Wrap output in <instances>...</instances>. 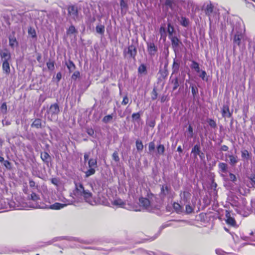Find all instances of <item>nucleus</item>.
<instances>
[{
    "label": "nucleus",
    "instance_id": "nucleus-39",
    "mask_svg": "<svg viewBox=\"0 0 255 255\" xmlns=\"http://www.w3.org/2000/svg\"><path fill=\"white\" fill-rule=\"evenodd\" d=\"M1 113L3 114L7 113V106L6 103L4 102L2 104L0 107Z\"/></svg>",
    "mask_w": 255,
    "mask_h": 255
},
{
    "label": "nucleus",
    "instance_id": "nucleus-4",
    "mask_svg": "<svg viewBox=\"0 0 255 255\" xmlns=\"http://www.w3.org/2000/svg\"><path fill=\"white\" fill-rule=\"evenodd\" d=\"M224 101H226L221 110L222 116L224 118H230L232 117L233 112H230L229 110V97L224 99Z\"/></svg>",
    "mask_w": 255,
    "mask_h": 255
},
{
    "label": "nucleus",
    "instance_id": "nucleus-21",
    "mask_svg": "<svg viewBox=\"0 0 255 255\" xmlns=\"http://www.w3.org/2000/svg\"><path fill=\"white\" fill-rule=\"evenodd\" d=\"M112 204L115 206H118L121 207H123L124 206L126 205L125 202H124L121 199H115L113 202Z\"/></svg>",
    "mask_w": 255,
    "mask_h": 255
},
{
    "label": "nucleus",
    "instance_id": "nucleus-18",
    "mask_svg": "<svg viewBox=\"0 0 255 255\" xmlns=\"http://www.w3.org/2000/svg\"><path fill=\"white\" fill-rule=\"evenodd\" d=\"M2 70L6 74H8L10 72V67L8 61H4L2 63Z\"/></svg>",
    "mask_w": 255,
    "mask_h": 255
},
{
    "label": "nucleus",
    "instance_id": "nucleus-57",
    "mask_svg": "<svg viewBox=\"0 0 255 255\" xmlns=\"http://www.w3.org/2000/svg\"><path fill=\"white\" fill-rule=\"evenodd\" d=\"M220 149L221 151H227L228 150L229 147L228 146H227L226 145H223L221 146Z\"/></svg>",
    "mask_w": 255,
    "mask_h": 255
},
{
    "label": "nucleus",
    "instance_id": "nucleus-20",
    "mask_svg": "<svg viewBox=\"0 0 255 255\" xmlns=\"http://www.w3.org/2000/svg\"><path fill=\"white\" fill-rule=\"evenodd\" d=\"M18 44L16 39L14 36H10L9 37V45L12 48H14Z\"/></svg>",
    "mask_w": 255,
    "mask_h": 255
},
{
    "label": "nucleus",
    "instance_id": "nucleus-61",
    "mask_svg": "<svg viewBox=\"0 0 255 255\" xmlns=\"http://www.w3.org/2000/svg\"><path fill=\"white\" fill-rule=\"evenodd\" d=\"M177 151L180 153H182L183 151L182 148L180 145L178 146L177 149Z\"/></svg>",
    "mask_w": 255,
    "mask_h": 255
},
{
    "label": "nucleus",
    "instance_id": "nucleus-63",
    "mask_svg": "<svg viewBox=\"0 0 255 255\" xmlns=\"http://www.w3.org/2000/svg\"><path fill=\"white\" fill-rule=\"evenodd\" d=\"M188 130L189 132H190V133H192V132H193V128H192V127L191 126H189Z\"/></svg>",
    "mask_w": 255,
    "mask_h": 255
},
{
    "label": "nucleus",
    "instance_id": "nucleus-50",
    "mask_svg": "<svg viewBox=\"0 0 255 255\" xmlns=\"http://www.w3.org/2000/svg\"><path fill=\"white\" fill-rule=\"evenodd\" d=\"M76 29L74 26L71 25L69 27V29H68L67 33L68 34H73L74 32H75Z\"/></svg>",
    "mask_w": 255,
    "mask_h": 255
},
{
    "label": "nucleus",
    "instance_id": "nucleus-14",
    "mask_svg": "<svg viewBox=\"0 0 255 255\" xmlns=\"http://www.w3.org/2000/svg\"><path fill=\"white\" fill-rule=\"evenodd\" d=\"M31 127L36 128H40L42 127L41 120L40 119H36L32 123Z\"/></svg>",
    "mask_w": 255,
    "mask_h": 255
},
{
    "label": "nucleus",
    "instance_id": "nucleus-15",
    "mask_svg": "<svg viewBox=\"0 0 255 255\" xmlns=\"http://www.w3.org/2000/svg\"><path fill=\"white\" fill-rule=\"evenodd\" d=\"M218 167L220 171L223 173H227L228 171V165L224 162H220L218 164Z\"/></svg>",
    "mask_w": 255,
    "mask_h": 255
},
{
    "label": "nucleus",
    "instance_id": "nucleus-17",
    "mask_svg": "<svg viewBox=\"0 0 255 255\" xmlns=\"http://www.w3.org/2000/svg\"><path fill=\"white\" fill-rule=\"evenodd\" d=\"M0 162H3L4 166L8 170L11 169V163L8 160H4L2 156H0Z\"/></svg>",
    "mask_w": 255,
    "mask_h": 255
},
{
    "label": "nucleus",
    "instance_id": "nucleus-2",
    "mask_svg": "<svg viewBox=\"0 0 255 255\" xmlns=\"http://www.w3.org/2000/svg\"><path fill=\"white\" fill-rule=\"evenodd\" d=\"M60 109L57 104H52L49 109L47 111L45 116H47L48 120L53 121L57 118V115L59 113Z\"/></svg>",
    "mask_w": 255,
    "mask_h": 255
},
{
    "label": "nucleus",
    "instance_id": "nucleus-12",
    "mask_svg": "<svg viewBox=\"0 0 255 255\" xmlns=\"http://www.w3.org/2000/svg\"><path fill=\"white\" fill-rule=\"evenodd\" d=\"M139 201L141 205L145 208H147L150 206V202L148 199L144 197H140L139 199Z\"/></svg>",
    "mask_w": 255,
    "mask_h": 255
},
{
    "label": "nucleus",
    "instance_id": "nucleus-62",
    "mask_svg": "<svg viewBox=\"0 0 255 255\" xmlns=\"http://www.w3.org/2000/svg\"><path fill=\"white\" fill-rule=\"evenodd\" d=\"M200 158L202 159L204 158V154L202 152H200L199 154H198Z\"/></svg>",
    "mask_w": 255,
    "mask_h": 255
},
{
    "label": "nucleus",
    "instance_id": "nucleus-56",
    "mask_svg": "<svg viewBox=\"0 0 255 255\" xmlns=\"http://www.w3.org/2000/svg\"><path fill=\"white\" fill-rule=\"evenodd\" d=\"M29 186L31 188L35 186V183L32 179H29Z\"/></svg>",
    "mask_w": 255,
    "mask_h": 255
},
{
    "label": "nucleus",
    "instance_id": "nucleus-36",
    "mask_svg": "<svg viewBox=\"0 0 255 255\" xmlns=\"http://www.w3.org/2000/svg\"><path fill=\"white\" fill-rule=\"evenodd\" d=\"M241 156L243 158L248 159L250 158V153L247 150H244L241 151Z\"/></svg>",
    "mask_w": 255,
    "mask_h": 255
},
{
    "label": "nucleus",
    "instance_id": "nucleus-13",
    "mask_svg": "<svg viewBox=\"0 0 255 255\" xmlns=\"http://www.w3.org/2000/svg\"><path fill=\"white\" fill-rule=\"evenodd\" d=\"M40 157L43 162L47 163H48L51 159L49 154L45 151L41 153Z\"/></svg>",
    "mask_w": 255,
    "mask_h": 255
},
{
    "label": "nucleus",
    "instance_id": "nucleus-10",
    "mask_svg": "<svg viewBox=\"0 0 255 255\" xmlns=\"http://www.w3.org/2000/svg\"><path fill=\"white\" fill-rule=\"evenodd\" d=\"M147 51L150 55H154L157 51V48L154 43H149L147 44Z\"/></svg>",
    "mask_w": 255,
    "mask_h": 255
},
{
    "label": "nucleus",
    "instance_id": "nucleus-32",
    "mask_svg": "<svg viewBox=\"0 0 255 255\" xmlns=\"http://www.w3.org/2000/svg\"><path fill=\"white\" fill-rule=\"evenodd\" d=\"M198 76L202 78L203 80L207 81L208 77L207 76L206 72L203 70H200V72L198 73Z\"/></svg>",
    "mask_w": 255,
    "mask_h": 255
},
{
    "label": "nucleus",
    "instance_id": "nucleus-28",
    "mask_svg": "<svg viewBox=\"0 0 255 255\" xmlns=\"http://www.w3.org/2000/svg\"><path fill=\"white\" fill-rule=\"evenodd\" d=\"M135 145L137 151H141L143 150V145L141 140L139 139L136 140L135 142Z\"/></svg>",
    "mask_w": 255,
    "mask_h": 255
},
{
    "label": "nucleus",
    "instance_id": "nucleus-43",
    "mask_svg": "<svg viewBox=\"0 0 255 255\" xmlns=\"http://www.w3.org/2000/svg\"><path fill=\"white\" fill-rule=\"evenodd\" d=\"M155 145L154 142L151 141L148 143V150L149 152L153 151L155 149Z\"/></svg>",
    "mask_w": 255,
    "mask_h": 255
},
{
    "label": "nucleus",
    "instance_id": "nucleus-6",
    "mask_svg": "<svg viewBox=\"0 0 255 255\" xmlns=\"http://www.w3.org/2000/svg\"><path fill=\"white\" fill-rule=\"evenodd\" d=\"M225 216L226 218V222L228 225L232 227L236 226V221L234 218L231 217L230 211H226Z\"/></svg>",
    "mask_w": 255,
    "mask_h": 255
},
{
    "label": "nucleus",
    "instance_id": "nucleus-40",
    "mask_svg": "<svg viewBox=\"0 0 255 255\" xmlns=\"http://www.w3.org/2000/svg\"><path fill=\"white\" fill-rule=\"evenodd\" d=\"M207 122H208L209 125L211 128H217L216 123L214 120H213L212 119H209L208 120Z\"/></svg>",
    "mask_w": 255,
    "mask_h": 255
},
{
    "label": "nucleus",
    "instance_id": "nucleus-53",
    "mask_svg": "<svg viewBox=\"0 0 255 255\" xmlns=\"http://www.w3.org/2000/svg\"><path fill=\"white\" fill-rule=\"evenodd\" d=\"M80 76V73L78 71L75 72L72 76V78L76 80Z\"/></svg>",
    "mask_w": 255,
    "mask_h": 255
},
{
    "label": "nucleus",
    "instance_id": "nucleus-49",
    "mask_svg": "<svg viewBox=\"0 0 255 255\" xmlns=\"http://www.w3.org/2000/svg\"><path fill=\"white\" fill-rule=\"evenodd\" d=\"M86 132L88 135L92 136H93L95 133L94 130L92 128H87Z\"/></svg>",
    "mask_w": 255,
    "mask_h": 255
},
{
    "label": "nucleus",
    "instance_id": "nucleus-48",
    "mask_svg": "<svg viewBox=\"0 0 255 255\" xmlns=\"http://www.w3.org/2000/svg\"><path fill=\"white\" fill-rule=\"evenodd\" d=\"M120 5L122 10H126L127 8V4L124 0H121Z\"/></svg>",
    "mask_w": 255,
    "mask_h": 255
},
{
    "label": "nucleus",
    "instance_id": "nucleus-3",
    "mask_svg": "<svg viewBox=\"0 0 255 255\" xmlns=\"http://www.w3.org/2000/svg\"><path fill=\"white\" fill-rule=\"evenodd\" d=\"M89 169L85 172V177L88 178L94 175L96 172V168L98 167L96 159L91 158L88 162Z\"/></svg>",
    "mask_w": 255,
    "mask_h": 255
},
{
    "label": "nucleus",
    "instance_id": "nucleus-60",
    "mask_svg": "<svg viewBox=\"0 0 255 255\" xmlns=\"http://www.w3.org/2000/svg\"><path fill=\"white\" fill-rule=\"evenodd\" d=\"M196 91H197L196 88L192 86V94L193 95H195L196 94Z\"/></svg>",
    "mask_w": 255,
    "mask_h": 255
},
{
    "label": "nucleus",
    "instance_id": "nucleus-9",
    "mask_svg": "<svg viewBox=\"0 0 255 255\" xmlns=\"http://www.w3.org/2000/svg\"><path fill=\"white\" fill-rule=\"evenodd\" d=\"M125 53L129 55V57L134 58L136 54V49L133 45H130L128 49L127 52L125 50Z\"/></svg>",
    "mask_w": 255,
    "mask_h": 255
},
{
    "label": "nucleus",
    "instance_id": "nucleus-16",
    "mask_svg": "<svg viewBox=\"0 0 255 255\" xmlns=\"http://www.w3.org/2000/svg\"><path fill=\"white\" fill-rule=\"evenodd\" d=\"M65 206H66V204L56 202L50 205V209L52 210H59L61 208H63Z\"/></svg>",
    "mask_w": 255,
    "mask_h": 255
},
{
    "label": "nucleus",
    "instance_id": "nucleus-34",
    "mask_svg": "<svg viewBox=\"0 0 255 255\" xmlns=\"http://www.w3.org/2000/svg\"><path fill=\"white\" fill-rule=\"evenodd\" d=\"M174 31V27L171 26L170 23L168 24L167 32L168 33L169 37L173 36V33Z\"/></svg>",
    "mask_w": 255,
    "mask_h": 255
},
{
    "label": "nucleus",
    "instance_id": "nucleus-47",
    "mask_svg": "<svg viewBox=\"0 0 255 255\" xmlns=\"http://www.w3.org/2000/svg\"><path fill=\"white\" fill-rule=\"evenodd\" d=\"M132 119L134 121H137L140 118V115L139 113H133L131 116Z\"/></svg>",
    "mask_w": 255,
    "mask_h": 255
},
{
    "label": "nucleus",
    "instance_id": "nucleus-37",
    "mask_svg": "<svg viewBox=\"0 0 255 255\" xmlns=\"http://www.w3.org/2000/svg\"><path fill=\"white\" fill-rule=\"evenodd\" d=\"M30 199L33 201H37L40 200V197L34 192H32Z\"/></svg>",
    "mask_w": 255,
    "mask_h": 255
},
{
    "label": "nucleus",
    "instance_id": "nucleus-23",
    "mask_svg": "<svg viewBox=\"0 0 255 255\" xmlns=\"http://www.w3.org/2000/svg\"><path fill=\"white\" fill-rule=\"evenodd\" d=\"M173 84V89L176 90L180 85V84H182L183 82V80H179L177 78H175L174 80L172 81Z\"/></svg>",
    "mask_w": 255,
    "mask_h": 255
},
{
    "label": "nucleus",
    "instance_id": "nucleus-24",
    "mask_svg": "<svg viewBox=\"0 0 255 255\" xmlns=\"http://www.w3.org/2000/svg\"><path fill=\"white\" fill-rule=\"evenodd\" d=\"M157 153L159 155H163L165 152V147L164 145L159 144L157 146Z\"/></svg>",
    "mask_w": 255,
    "mask_h": 255
},
{
    "label": "nucleus",
    "instance_id": "nucleus-42",
    "mask_svg": "<svg viewBox=\"0 0 255 255\" xmlns=\"http://www.w3.org/2000/svg\"><path fill=\"white\" fill-rule=\"evenodd\" d=\"M193 212V208L190 204H187L185 206V212L187 214L192 213Z\"/></svg>",
    "mask_w": 255,
    "mask_h": 255
},
{
    "label": "nucleus",
    "instance_id": "nucleus-44",
    "mask_svg": "<svg viewBox=\"0 0 255 255\" xmlns=\"http://www.w3.org/2000/svg\"><path fill=\"white\" fill-rule=\"evenodd\" d=\"M67 66L70 72L73 71L75 68V65L71 61H69L68 63H67Z\"/></svg>",
    "mask_w": 255,
    "mask_h": 255
},
{
    "label": "nucleus",
    "instance_id": "nucleus-64",
    "mask_svg": "<svg viewBox=\"0 0 255 255\" xmlns=\"http://www.w3.org/2000/svg\"><path fill=\"white\" fill-rule=\"evenodd\" d=\"M250 234L252 236H254L255 235V231H251L250 233Z\"/></svg>",
    "mask_w": 255,
    "mask_h": 255
},
{
    "label": "nucleus",
    "instance_id": "nucleus-51",
    "mask_svg": "<svg viewBox=\"0 0 255 255\" xmlns=\"http://www.w3.org/2000/svg\"><path fill=\"white\" fill-rule=\"evenodd\" d=\"M47 66L48 69H49L50 70H53V69L54 68V63L52 62H47Z\"/></svg>",
    "mask_w": 255,
    "mask_h": 255
},
{
    "label": "nucleus",
    "instance_id": "nucleus-59",
    "mask_svg": "<svg viewBox=\"0 0 255 255\" xmlns=\"http://www.w3.org/2000/svg\"><path fill=\"white\" fill-rule=\"evenodd\" d=\"M62 75L61 73L59 72L57 74L56 78L57 80V82H59L61 79Z\"/></svg>",
    "mask_w": 255,
    "mask_h": 255
},
{
    "label": "nucleus",
    "instance_id": "nucleus-30",
    "mask_svg": "<svg viewBox=\"0 0 255 255\" xmlns=\"http://www.w3.org/2000/svg\"><path fill=\"white\" fill-rule=\"evenodd\" d=\"M191 68L194 69L197 73H199L200 72L199 65L198 63L195 61H192V64L191 65Z\"/></svg>",
    "mask_w": 255,
    "mask_h": 255
},
{
    "label": "nucleus",
    "instance_id": "nucleus-19",
    "mask_svg": "<svg viewBox=\"0 0 255 255\" xmlns=\"http://www.w3.org/2000/svg\"><path fill=\"white\" fill-rule=\"evenodd\" d=\"M173 208L175 210V212L180 214L183 211V208L178 203L174 202L173 204Z\"/></svg>",
    "mask_w": 255,
    "mask_h": 255
},
{
    "label": "nucleus",
    "instance_id": "nucleus-5",
    "mask_svg": "<svg viewBox=\"0 0 255 255\" xmlns=\"http://www.w3.org/2000/svg\"><path fill=\"white\" fill-rule=\"evenodd\" d=\"M68 12L69 17L76 20L78 19V12L77 7L74 5H70L68 7Z\"/></svg>",
    "mask_w": 255,
    "mask_h": 255
},
{
    "label": "nucleus",
    "instance_id": "nucleus-22",
    "mask_svg": "<svg viewBox=\"0 0 255 255\" xmlns=\"http://www.w3.org/2000/svg\"><path fill=\"white\" fill-rule=\"evenodd\" d=\"M169 38L171 39L172 45L173 47H177L179 46V40L176 37L173 36L170 37Z\"/></svg>",
    "mask_w": 255,
    "mask_h": 255
},
{
    "label": "nucleus",
    "instance_id": "nucleus-29",
    "mask_svg": "<svg viewBox=\"0 0 255 255\" xmlns=\"http://www.w3.org/2000/svg\"><path fill=\"white\" fill-rule=\"evenodd\" d=\"M213 6L211 4H207L205 8V12L208 15H210L213 12Z\"/></svg>",
    "mask_w": 255,
    "mask_h": 255
},
{
    "label": "nucleus",
    "instance_id": "nucleus-54",
    "mask_svg": "<svg viewBox=\"0 0 255 255\" xmlns=\"http://www.w3.org/2000/svg\"><path fill=\"white\" fill-rule=\"evenodd\" d=\"M229 177H230V180L232 181L235 182L236 180V175L235 174H234L233 173H229Z\"/></svg>",
    "mask_w": 255,
    "mask_h": 255
},
{
    "label": "nucleus",
    "instance_id": "nucleus-25",
    "mask_svg": "<svg viewBox=\"0 0 255 255\" xmlns=\"http://www.w3.org/2000/svg\"><path fill=\"white\" fill-rule=\"evenodd\" d=\"M113 117V114L107 115L103 118V119H102V122L105 124H107L112 121Z\"/></svg>",
    "mask_w": 255,
    "mask_h": 255
},
{
    "label": "nucleus",
    "instance_id": "nucleus-1",
    "mask_svg": "<svg viewBox=\"0 0 255 255\" xmlns=\"http://www.w3.org/2000/svg\"><path fill=\"white\" fill-rule=\"evenodd\" d=\"M74 194L77 197H83L85 202L92 204L93 202V194L88 190H86L81 183L75 182Z\"/></svg>",
    "mask_w": 255,
    "mask_h": 255
},
{
    "label": "nucleus",
    "instance_id": "nucleus-38",
    "mask_svg": "<svg viewBox=\"0 0 255 255\" xmlns=\"http://www.w3.org/2000/svg\"><path fill=\"white\" fill-rule=\"evenodd\" d=\"M96 31L100 34H103L105 31V27L102 25H99L96 27Z\"/></svg>",
    "mask_w": 255,
    "mask_h": 255
},
{
    "label": "nucleus",
    "instance_id": "nucleus-55",
    "mask_svg": "<svg viewBox=\"0 0 255 255\" xmlns=\"http://www.w3.org/2000/svg\"><path fill=\"white\" fill-rule=\"evenodd\" d=\"M251 181L252 182V184L253 185L255 184V174H251L250 177H249Z\"/></svg>",
    "mask_w": 255,
    "mask_h": 255
},
{
    "label": "nucleus",
    "instance_id": "nucleus-31",
    "mask_svg": "<svg viewBox=\"0 0 255 255\" xmlns=\"http://www.w3.org/2000/svg\"><path fill=\"white\" fill-rule=\"evenodd\" d=\"M165 5L169 6L172 9H174L175 4L173 0H166Z\"/></svg>",
    "mask_w": 255,
    "mask_h": 255
},
{
    "label": "nucleus",
    "instance_id": "nucleus-35",
    "mask_svg": "<svg viewBox=\"0 0 255 255\" xmlns=\"http://www.w3.org/2000/svg\"><path fill=\"white\" fill-rule=\"evenodd\" d=\"M146 68L144 65L142 64L139 66V67L138 68V72L139 73L142 74H145L146 73Z\"/></svg>",
    "mask_w": 255,
    "mask_h": 255
},
{
    "label": "nucleus",
    "instance_id": "nucleus-8",
    "mask_svg": "<svg viewBox=\"0 0 255 255\" xmlns=\"http://www.w3.org/2000/svg\"><path fill=\"white\" fill-rule=\"evenodd\" d=\"M243 38V35L241 33H237L235 35L233 39L234 47H235L236 45H238L239 46L241 45Z\"/></svg>",
    "mask_w": 255,
    "mask_h": 255
},
{
    "label": "nucleus",
    "instance_id": "nucleus-45",
    "mask_svg": "<svg viewBox=\"0 0 255 255\" xmlns=\"http://www.w3.org/2000/svg\"><path fill=\"white\" fill-rule=\"evenodd\" d=\"M159 33L161 35V38H165V37H166V29L164 27L161 26L160 28Z\"/></svg>",
    "mask_w": 255,
    "mask_h": 255
},
{
    "label": "nucleus",
    "instance_id": "nucleus-41",
    "mask_svg": "<svg viewBox=\"0 0 255 255\" xmlns=\"http://www.w3.org/2000/svg\"><path fill=\"white\" fill-rule=\"evenodd\" d=\"M180 21L181 25L185 27L188 26L189 23L188 19L184 17H182Z\"/></svg>",
    "mask_w": 255,
    "mask_h": 255
},
{
    "label": "nucleus",
    "instance_id": "nucleus-27",
    "mask_svg": "<svg viewBox=\"0 0 255 255\" xmlns=\"http://www.w3.org/2000/svg\"><path fill=\"white\" fill-rule=\"evenodd\" d=\"M229 158L230 159V163L231 165H234L238 162V159H237V156H234L233 155H229Z\"/></svg>",
    "mask_w": 255,
    "mask_h": 255
},
{
    "label": "nucleus",
    "instance_id": "nucleus-7",
    "mask_svg": "<svg viewBox=\"0 0 255 255\" xmlns=\"http://www.w3.org/2000/svg\"><path fill=\"white\" fill-rule=\"evenodd\" d=\"M0 57L2 62L8 61L10 59V54L7 50L4 49L0 51Z\"/></svg>",
    "mask_w": 255,
    "mask_h": 255
},
{
    "label": "nucleus",
    "instance_id": "nucleus-52",
    "mask_svg": "<svg viewBox=\"0 0 255 255\" xmlns=\"http://www.w3.org/2000/svg\"><path fill=\"white\" fill-rule=\"evenodd\" d=\"M129 102V99L128 98V97H124V98L123 99V101L122 102V104L123 105H126L128 104Z\"/></svg>",
    "mask_w": 255,
    "mask_h": 255
},
{
    "label": "nucleus",
    "instance_id": "nucleus-26",
    "mask_svg": "<svg viewBox=\"0 0 255 255\" xmlns=\"http://www.w3.org/2000/svg\"><path fill=\"white\" fill-rule=\"evenodd\" d=\"M170 188L167 185H163L161 188L160 194L163 196H165L169 192Z\"/></svg>",
    "mask_w": 255,
    "mask_h": 255
},
{
    "label": "nucleus",
    "instance_id": "nucleus-11",
    "mask_svg": "<svg viewBox=\"0 0 255 255\" xmlns=\"http://www.w3.org/2000/svg\"><path fill=\"white\" fill-rule=\"evenodd\" d=\"M201 147L199 144H195L191 150V153L193 154L194 158H196L198 154L201 152Z\"/></svg>",
    "mask_w": 255,
    "mask_h": 255
},
{
    "label": "nucleus",
    "instance_id": "nucleus-33",
    "mask_svg": "<svg viewBox=\"0 0 255 255\" xmlns=\"http://www.w3.org/2000/svg\"><path fill=\"white\" fill-rule=\"evenodd\" d=\"M28 35H30L32 38H35L36 37L35 30L32 27H29L28 28Z\"/></svg>",
    "mask_w": 255,
    "mask_h": 255
},
{
    "label": "nucleus",
    "instance_id": "nucleus-46",
    "mask_svg": "<svg viewBox=\"0 0 255 255\" xmlns=\"http://www.w3.org/2000/svg\"><path fill=\"white\" fill-rule=\"evenodd\" d=\"M112 158L113 160H114L116 162H119L120 161L119 154L117 151H114V153H113Z\"/></svg>",
    "mask_w": 255,
    "mask_h": 255
},
{
    "label": "nucleus",
    "instance_id": "nucleus-58",
    "mask_svg": "<svg viewBox=\"0 0 255 255\" xmlns=\"http://www.w3.org/2000/svg\"><path fill=\"white\" fill-rule=\"evenodd\" d=\"M89 154L88 153H85L84 155V159L85 162H86L89 158Z\"/></svg>",
    "mask_w": 255,
    "mask_h": 255
}]
</instances>
